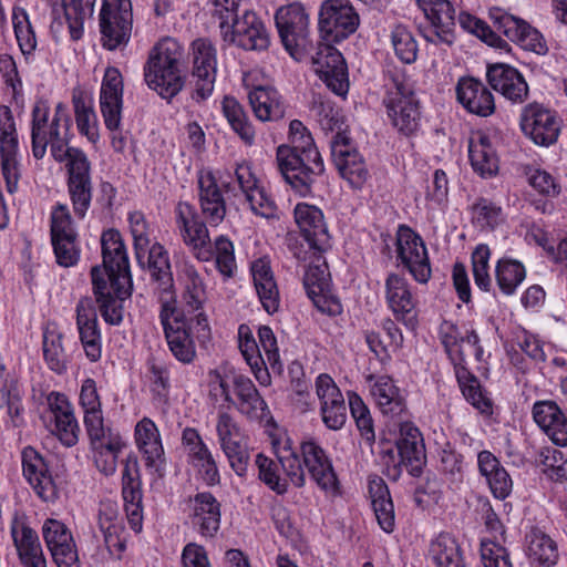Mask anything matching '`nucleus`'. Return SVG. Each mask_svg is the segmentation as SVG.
Returning <instances> with one entry per match:
<instances>
[{"mask_svg": "<svg viewBox=\"0 0 567 567\" xmlns=\"http://www.w3.org/2000/svg\"><path fill=\"white\" fill-rule=\"evenodd\" d=\"M100 244L102 264L90 270L92 292L103 320L110 326H120L124 318V301L134 290L130 258L124 238L116 228L104 229Z\"/></svg>", "mask_w": 567, "mask_h": 567, "instance_id": "1", "label": "nucleus"}, {"mask_svg": "<svg viewBox=\"0 0 567 567\" xmlns=\"http://www.w3.org/2000/svg\"><path fill=\"white\" fill-rule=\"evenodd\" d=\"M276 163L286 184L300 197L312 196L313 187L326 172L315 138L300 120L289 123L287 143L276 148Z\"/></svg>", "mask_w": 567, "mask_h": 567, "instance_id": "2", "label": "nucleus"}, {"mask_svg": "<svg viewBox=\"0 0 567 567\" xmlns=\"http://www.w3.org/2000/svg\"><path fill=\"white\" fill-rule=\"evenodd\" d=\"M488 18L493 28L476 16L462 11L458 14V23L464 31L475 35L488 47L498 50L499 53L513 54V49L508 41L498 33L505 35L524 51L537 55L548 53L549 48L543 33L526 20L515 17L499 7L491 8Z\"/></svg>", "mask_w": 567, "mask_h": 567, "instance_id": "3", "label": "nucleus"}, {"mask_svg": "<svg viewBox=\"0 0 567 567\" xmlns=\"http://www.w3.org/2000/svg\"><path fill=\"white\" fill-rule=\"evenodd\" d=\"M175 223L183 243L199 261L215 259V266L224 280L234 278L237 265L233 241L226 235L210 240L206 223L200 218L196 207L179 200L175 207Z\"/></svg>", "mask_w": 567, "mask_h": 567, "instance_id": "4", "label": "nucleus"}, {"mask_svg": "<svg viewBox=\"0 0 567 567\" xmlns=\"http://www.w3.org/2000/svg\"><path fill=\"white\" fill-rule=\"evenodd\" d=\"M127 220L136 261L142 269L148 271L151 281L156 285L161 307L165 306V302L176 303L177 296L167 249L158 241L150 246V226L142 212L128 213Z\"/></svg>", "mask_w": 567, "mask_h": 567, "instance_id": "5", "label": "nucleus"}, {"mask_svg": "<svg viewBox=\"0 0 567 567\" xmlns=\"http://www.w3.org/2000/svg\"><path fill=\"white\" fill-rule=\"evenodd\" d=\"M185 50L173 37L161 38L144 63V81L162 99L171 102L186 84Z\"/></svg>", "mask_w": 567, "mask_h": 567, "instance_id": "6", "label": "nucleus"}, {"mask_svg": "<svg viewBox=\"0 0 567 567\" xmlns=\"http://www.w3.org/2000/svg\"><path fill=\"white\" fill-rule=\"evenodd\" d=\"M385 79L382 105L391 126L400 136H416L422 126V104L413 86L408 83L405 71L393 68L386 71Z\"/></svg>", "mask_w": 567, "mask_h": 567, "instance_id": "7", "label": "nucleus"}, {"mask_svg": "<svg viewBox=\"0 0 567 567\" xmlns=\"http://www.w3.org/2000/svg\"><path fill=\"white\" fill-rule=\"evenodd\" d=\"M394 246L396 267L406 270L417 284H427L432 277V267L422 236L409 225L400 224Z\"/></svg>", "mask_w": 567, "mask_h": 567, "instance_id": "8", "label": "nucleus"}, {"mask_svg": "<svg viewBox=\"0 0 567 567\" xmlns=\"http://www.w3.org/2000/svg\"><path fill=\"white\" fill-rule=\"evenodd\" d=\"M275 23L285 50L300 61L311 44L309 16L305 6L297 1L280 7L275 13Z\"/></svg>", "mask_w": 567, "mask_h": 567, "instance_id": "9", "label": "nucleus"}, {"mask_svg": "<svg viewBox=\"0 0 567 567\" xmlns=\"http://www.w3.org/2000/svg\"><path fill=\"white\" fill-rule=\"evenodd\" d=\"M424 13L425 24H420V35L436 47H452L456 41V10L450 0H415Z\"/></svg>", "mask_w": 567, "mask_h": 567, "instance_id": "10", "label": "nucleus"}, {"mask_svg": "<svg viewBox=\"0 0 567 567\" xmlns=\"http://www.w3.org/2000/svg\"><path fill=\"white\" fill-rule=\"evenodd\" d=\"M159 320L164 336L173 357L183 364L192 363L196 358V346L190 332V321L184 309L176 303L161 307Z\"/></svg>", "mask_w": 567, "mask_h": 567, "instance_id": "11", "label": "nucleus"}, {"mask_svg": "<svg viewBox=\"0 0 567 567\" xmlns=\"http://www.w3.org/2000/svg\"><path fill=\"white\" fill-rule=\"evenodd\" d=\"M223 41L245 51H265L270 45V35L262 19L252 10L246 9L241 16L219 23Z\"/></svg>", "mask_w": 567, "mask_h": 567, "instance_id": "12", "label": "nucleus"}, {"mask_svg": "<svg viewBox=\"0 0 567 567\" xmlns=\"http://www.w3.org/2000/svg\"><path fill=\"white\" fill-rule=\"evenodd\" d=\"M360 25V17L350 0H324L319 9L318 30L324 42L341 43Z\"/></svg>", "mask_w": 567, "mask_h": 567, "instance_id": "13", "label": "nucleus"}, {"mask_svg": "<svg viewBox=\"0 0 567 567\" xmlns=\"http://www.w3.org/2000/svg\"><path fill=\"white\" fill-rule=\"evenodd\" d=\"M131 0H103L100 11L101 44L107 51L125 47L132 33Z\"/></svg>", "mask_w": 567, "mask_h": 567, "instance_id": "14", "label": "nucleus"}, {"mask_svg": "<svg viewBox=\"0 0 567 567\" xmlns=\"http://www.w3.org/2000/svg\"><path fill=\"white\" fill-rule=\"evenodd\" d=\"M563 120L558 112L537 101L527 103L519 114L523 134L536 145H554L560 135Z\"/></svg>", "mask_w": 567, "mask_h": 567, "instance_id": "15", "label": "nucleus"}, {"mask_svg": "<svg viewBox=\"0 0 567 567\" xmlns=\"http://www.w3.org/2000/svg\"><path fill=\"white\" fill-rule=\"evenodd\" d=\"M121 496L130 528L140 534L143 529L144 504L143 483L138 457L134 452L123 461Z\"/></svg>", "mask_w": 567, "mask_h": 567, "instance_id": "16", "label": "nucleus"}, {"mask_svg": "<svg viewBox=\"0 0 567 567\" xmlns=\"http://www.w3.org/2000/svg\"><path fill=\"white\" fill-rule=\"evenodd\" d=\"M300 454L301 464L306 466L317 486L332 497L342 496L341 482L324 449L315 440H308L301 442Z\"/></svg>", "mask_w": 567, "mask_h": 567, "instance_id": "17", "label": "nucleus"}, {"mask_svg": "<svg viewBox=\"0 0 567 567\" xmlns=\"http://www.w3.org/2000/svg\"><path fill=\"white\" fill-rule=\"evenodd\" d=\"M47 404L50 425L48 424L47 414L41 415L45 426L64 446L72 447L76 445L81 430L68 396L64 393L51 391L47 394Z\"/></svg>", "mask_w": 567, "mask_h": 567, "instance_id": "18", "label": "nucleus"}, {"mask_svg": "<svg viewBox=\"0 0 567 567\" xmlns=\"http://www.w3.org/2000/svg\"><path fill=\"white\" fill-rule=\"evenodd\" d=\"M331 157L340 176L351 188L361 189L370 177L365 161L353 146L351 137L346 133L334 134L331 142Z\"/></svg>", "mask_w": 567, "mask_h": 567, "instance_id": "19", "label": "nucleus"}, {"mask_svg": "<svg viewBox=\"0 0 567 567\" xmlns=\"http://www.w3.org/2000/svg\"><path fill=\"white\" fill-rule=\"evenodd\" d=\"M22 475L35 495L45 503H54L60 497L49 462L33 446L28 445L21 452Z\"/></svg>", "mask_w": 567, "mask_h": 567, "instance_id": "20", "label": "nucleus"}, {"mask_svg": "<svg viewBox=\"0 0 567 567\" xmlns=\"http://www.w3.org/2000/svg\"><path fill=\"white\" fill-rule=\"evenodd\" d=\"M398 460L414 478H420L426 467V447L423 434L411 421L401 422L395 439Z\"/></svg>", "mask_w": 567, "mask_h": 567, "instance_id": "21", "label": "nucleus"}, {"mask_svg": "<svg viewBox=\"0 0 567 567\" xmlns=\"http://www.w3.org/2000/svg\"><path fill=\"white\" fill-rule=\"evenodd\" d=\"M295 221L301 237L308 243L317 260L331 248L330 235L322 210L308 203H298L293 209Z\"/></svg>", "mask_w": 567, "mask_h": 567, "instance_id": "22", "label": "nucleus"}, {"mask_svg": "<svg viewBox=\"0 0 567 567\" xmlns=\"http://www.w3.org/2000/svg\"><path fill=\"white\" fill-rule=\"evenodd\" d=\"M193 70L197 79L192 99L196 102L207 100L214 91L216 79V49L207 38H198L192 42Z\"/></svg>", "mask_w": 567, "mask_h": 567, "instance_id": "23", "label": "nucleus"}, {"mask_svg": "<svg viewBox=\"0 0 567 567\" xmlns=\"http://www.w3.org/2000/svg\"><path fill=\"white\" fill-rule=\"evenodd\" d=\"M385 300L395 320L408 329L414 330L419 323L416 301L406 278L396 272H389L385 282Z\"/></svg>", "mask_w": 567, "mask_h": 567, "instance_id": "24", "label": "nucleus"}, {"mask_svg": "<svg viewBox=\"0 0 567 567\" xmlns=\"http://www.w3.org/2000/svg\"><path fill=\"white\" fill-rule=\"evenodd\" d=\"M66 188L74 216L82 220L91 207L93 198L92 165L89 159H79L65 165Z\"/></svg>", "mask_w": 567, "mask_h": 567, "instance_id": "25", "label": "nucleus"}, {"mask_svg": "<svg viewBox=\"0 0 567 567\" xmlns=\"http://www.w3.org/2000/svg\"><path fill=\"white\" fill-rule=\"evenodd\" d=\"M90 297H83L75 307L79 339L85 355L91 362H97L102 357V334L97 319L99 306Z\"/></svg>", "mask_w": 567, "mask_h": 567, "instance_id": "26", "label": "nucleus"}, {"mask_svg": "<svg viewBox=\"0 0 567 567\" xmlns=\"http://www.w3.org/2000/svg\"><path fill=\"white\" fill-rule=\"evenodd\" d=\"M486 80L491 87L512 103L522 104L529 97V85L523 73L507 63H488Z\"/></svg>", "mask_w": 567, "mask_h": 567, "instance_id": "27", "label": "nucleus"}, {"mask_svg": "<svg viewBox=\"0 0 567 567\" xmlns=\"http://www.w3.org/2000/svg\"><path fill=\"white\" fill-rule=\"evenodd\" d=\"M182 444L187 450L189 462L197 470L206 485L220 484L217 462L198 430L190 426L185 427L182 432Z\"/></svg>", "mask_w": 567, "mask_h": 567, "instance_id": "28", "label": "nucleus"}, {"mask_svg": "<svg viewBox=\"0 0 567 567\" xmlns=\"http://www.w3.org/2000/svg\"><path fill=\"white\" fill-rule=\"evenodd\" d=\"M455 93L457 102L470 114L488 117L495 113L494 95L480 79L471 75L461 76Z\"/></svg>", "mask_w": 567, "mask_h": 567, "instance_id": "29", "label": "nucleus"}, {"mask_svg": "<svg viewBox=\"0 0 567 567\" xmlns=\"http://www.w3.org/2000/svg\"><path fill=\"white\" fill-rule=\"evenodd\" d=\"M134 437L145 460V466L155 471L158 477L165 475V454L159 431L153 420L143 417L135 425Z\"/></svg>", "mask_w": 567, "mask_h": 567, "instance_id": "30", "label": "nucleus"}, {"mask_svg": "<svg viewBox=\"0 0 567 567\" xmlns=\"http://www.w3.org/2000/svg\"><path fill=\"white\" fill-rule=\"evenodd\" d=\"M198 200L203 216L212 226L219 225L227 213L226 200L212 171H199L197 177Z\"/></svg>", "mask_w": 567, "mask_h": 567, "instance_id": "31", "label": "nucleus"}, {"mask_svg": "<svg viewBox=\"0 0 567 567\" xmlns=\"http://www.w3.org/2000/svg\"><path fill=\"white\" fill-rule=\"evenodd\" d=\"M532 415L537 426L557 446H567V415L556 401H536Z\"/></svg>", "mask_w": 567, "mask_h": 567, "instance_id": "32", "label": "nucleus"}, {"mask_svg": "<svg viewBox=\"0 0 567 567\" xmlns=\"http://www.w3.org/2000/svg\"><path fill=\"white\" fill-rule=\"evenodd\" d=\"M83 423L91 449L100 454L101 460L107 452H122L126 442L118 432L104 426L103 411H85Z\"/></svg>", "mask_w": 567, "mask_h": 567, "instance_id": "33", "label": "nucleus"}, {"mask_svg": "<svg viewBox=\"0 0 567 567\" xmlns=\"http://www.w3.org/2000/svg\"><path fill=\"white\" fill-rule=\"evenodd\" d=\"M193 501L189 517L194 529L204 538H214L220 528L221 504L210 492H199Z\"/></svg>", "mask_w": 567, "mask_h": 567, "instance_id": "34", "label": "nucleus"}, {"mask_svg": "<svg viewBox=\"0 0 567 567\" xmlns=\"http://www.w3.org/2000/svg\"><path fill=\"white\" fill-rule=\"evenodd\" d=\"M3 409L7 411L11 427L22 429L25 426L22 386L0 361V411Z\"/></svg>", "mask_w": 567, "mask_h": 567, "instance_id": "35", "label": "nucleus"}, {"mask_svg": "<svg viewBox=\"0 0 567 567\" xmlns=\"http://www.w3.org/2000/svg\"><path fill=\"white\" fill-rule=\"evenodd\" d=\"M471 167L481 178H493L499 171V157L488 134L477 131L468 141Z\"/></svg>", "mask_w": 567, "mask_h": 567, "instance_id": "36", "label": "nucleus"}, {"mask_svg": "<svg viewBox=\"0 0 567 567\" xmlns=\"http://www.w3.org/2000/svg\"><path fill=\"white\" fill-rule=\"evenodd\" d=\"M525 555L532 567H554L559 560L558 544L542 527L525 533Z\"/></svg>", "mask_w": 567, "mask_h": 567, "instance_id": "37", "label": "nucleus"}, {"mask_svg": "<svg viewBox=\"0 0 567 567\" xmlns=\"http://www.w3.org/2000/svg\"><path fill=\"white\" fill-rule=\"evenodd\" d=\"M477 468L486 480L492 495L498 501H505L513 491V480L499 458L488 450L477 454Z\"/></svg>", "mask_w": 567, "mask_h": 567, "instance_id": "38", "label": "nucleus"}, {"mask_svg": "<svg viewBox=\"0 0 567 567\" xmlns=\"http://www.w3.org/2000/svg\"><path fill=\"white\" fill-rule=\"evenodd\" d=\"M368 494L380 528L386 534L393 533L394 503L388 484L380 475L372 473L368 476Z\"/></svg>", "mask_w": 567, "mask_h": 567, "instance_id": "39", "label": "nucleus"}, {"mask_svg": "<svg viewBox=\"0 0 567 567\" xmlns=\"http://www.w3.org/2000/svg\"><path fill=\"white\" fill-rule=\"evenodd\" d=\"M248 100L255 116L261 122H277L286 115L285 100L274 86H254L248 92Z\"/></svg>", "mask_w": 567, "mask_h": 567, "instance_id": "40", "label": "nucleus"}, {"mask_svg": "<svg viewBox=\"0 0 567 567\" xmlns=\"http://www.w3.org/2000/svg\"><path fill=\"white\" fill-rule=\"evenodd\" d=\"M254 286L264 310L272 316L279 311L280 293L270 262L259 258L250 267Z\"/></svg>", "mask_w": 567, "mask_h": 567, "instance_id": "41", "label": "nucleus"}, {"mask_svg": "<svg viewBox=\"0 0 567 567\" xmlns=\"http://www.w3.org/2000/svg\"><path fill=\"white\" fill-rule=\"evenodd\" d=\"M382 414L400 416L406 412V399L390 375H381L371 388Z\"/></svg>", "mask_w": 567, "mask_h": 567, "instance_id": "42", "label": "nucleus"}, {"mask_svg": "<svg viewBox=\"0 0 567 567\" xmlns=\"http://www.w3.org/2000/svg\"><path fill=\"white\" fill-rule=\"evenodd\" d=\"M429 554L436 567H466L461 544L451 533L441 532L431 540Z\"/></svg>", "mask_w": 567, "mask_h": 567, "instance_id": "43", "label": "nucleus"}, {"mask_svg": "<svg viewBox=\"0 0 567 567\" xmlns=\"http://www.w3.org/2000/svg\"><path fill=\"white\" fill-rule=\"evenodd\" d=\"M221 112L233 132L248 146L252 145L256 131L244 105L233 95H225Z\"/></svg>", "mask_w": 567, "mask_h": 567, "instance_id": "44", "label": "nucleus"}, {"mask_svg": "<svg viewBox=\"0 0 567 567\" xmlns=\"http://www.w3.org/2000/svg\"><path fill=\"white\" fill-rule=\"evenodd\" d=\"M233 385L236 396L238 398V411L248 417L257 416V410H261L262 414L269 409L267 402L261 396L250 378L244 374H236L233 378Z\"/></svg>", "mask_w": 567, "mask_h": 567, "instance_id": "45", "label": "nucleus"}, {"mask_svg": "<svg viewBox=\"0 0 567 567\" xmlns=\"http://www.w3.org/2000/svg\"><path fill=\"white\" fill-rule=\"evenodd\" d=\"M64 334L55 326H47L43 330L42 350L48 368L63 374L68 370L69 357L63 347Z\"/></svg>", "mask_w": 567, "mask_h": 567, "instance_id": "46", "label": "nucleus"}, {"mask_svg": "<svg viewBox=\"0 0 567 567\" xmlns=\"http://www.w3.org/2000/svg\"><path fill=\"white\" fill-rule=\"evenodd\" d=\"M13 545L20 561L38 558L43 556V549L39 535L30 525L25 523L19 524L18 518L11 523L10 527Z\"/></svg>", "mask_w": 567, "mask_h": 567, "instance_id": "47", "label": "nucleus"}, {"mask_svg": "<svg viewBox=\"0 0 567 567\" xmlns=\"http://www.w3.org/2000/svg\"><path fill=\"white\" fill-rule=\"evenodd\" d=\"M472 225L481 231H493L503 221V208L491 198L480 196L468 208Z\"/></svg>", "mask_w": 567, "mask_h": 567, "instance_id": "48", "label": "nucleus"}, {"mask_svg": "<svg viewBox=\"0 0 567 567\" xmlns=\"http://www.w3.org/2000/svg\"><path fill=\"white\" fill-rule=\"evenodd\" d=\"M526 278V268L517 259L503 257L495 266V280L499 291L513 296Z\"/></svg>", "mask_w": 567, "mask_h": 567, "instance_id": "49", "label": "nucleus"}, {"mask_svg": "<svg viewBox=\"0 0 567 567\" xmlns=\"http://www.w3.org/2000/svg\"><path fill=\"white\" fill-rule=\"evenodd\" d=\"M255 465L258 470V480L270 491L280 496L288 493L290 480L288 476L282 477L280 475L278 461L260 452L256 455Z\"/></svg>", "mask_w": 567, "mask_h": 567, "instance_id": "50", "label": "nucleus"}, {"mask_svg": "<svg viewBox=\"0 0 567 567\" xmlns=\"http://www.w3.org/2000/svg\"><path fill=\"white\" fill-rule=\"evenodd\" d=\"M96 0H62V8L68 23L70 38L79 41L84 33L86 14H92Z\"/></svg>", "mask_w": 567, "mask_h": 567, "instance_id": "51", "label": "nucleus"}, {"mask_svg": "<svg viewBox=\"0 0 567 567\" xmlns=\"http://www.w3.org/2000/svg\"><path fill=\"white\" fill-rule=\"evenodd\" d=\"M185 276V289L183 300L188 312H195L203 309L206 300V288L203 278L194 265L185 264L183 268Z\"/></svg>", "mask_w": 567, "mask_h": 567, "instance_id": "52", "label": "nucleus"}, {"mask_svg": "<svg viewBox=\"0 0 567 567\" xmlns=\"http://www.w3.org/2000/svg\"><path fill=\"white\" fill-rule=\"evenodd\" d=\"M391 42L396 58L404 64H412L417 59L419 47L411 29L403 23H395L391 30Z\"/></svg>", "mask_w": 567, "mask_h": 567, "instance_id": "53", "label": "nucleus"}, {"mask_svg": "<svg viewBox=\"0 0 567 567\" xmlns=\"http://www.w3.org/2000/svg\"><path fill=\"white\" fill-rule=\"evenodd\" d=\"M12 25L21 53L24 56L32 54L37 49L38 42L35 31L24 8L19 6L13 7Z\"/></svg>", "mask_w": 567, "mask_h": 567, "instance_id": "54", "label": "nucleus"}, {"mask_svg": "<svg viewBox=\"0 0 567 567\" xmlns=\"http://www.w3.org/2000/svg\"><path fill=\"white\" fill-rule=\"evenodd\" d=\"M280 467L289 477L292 485L301 488L306 484V474L298 451L292 446V440L287 433L282 435V451H280Z\"/></svg>", "mask_w": 567, "mask_h": 567, "instance_id": "55", "label": "nucleus"}, {"mask_svg": "<svg viewBox=\"0 0 567 567\" xmlns=\"http://www.w3.org/2000/svg\"><path fill=\"white\" fill-rule=\"evenodd\" d=\"M303 287L309 297V292H328L333 287L331 274L326 258L321 255V259L318 261L313 255V260L307 267L303 276Z\"/></svg>", "mask_w": 567, "mask_h": 567, "instance_id": "56", "label": "nucleus"}, {"mask_svg": "<svg viewBox=\"0 0 567 567\" xmlns=\"http://www.w3.org/2000/svg\"><path fill=\"white\" fill-rule=\"evenodd\" d=\"M539 462L544 474L555 483H567V457L555 447L546 446L539 451Z\"/></svg>", "mask_w": 567, "mask_h": 567, "instance_id": "57", "label": "nucleus"}, {"mask_svg": "<svg viewBox=\"0 0 567 567\" xmlns=\"http://www.w3.org/2000/svg\"><path fill=\"white\" fill-rule=\"evenodd\" d=\"M476 513L481 516L485 529L492 535L491 538L498 537L502 543L507 540V528L501 517L494 509L489 498L486 495L476 496Z\"/></svg>", "mask_w": 567, "mask_h": 567, "instance_id": "58", "label": "nucleus"}, {"mask_svg": "<svg viewBox=\"0 0 567 567\" xmlns=\"http://www.w3.org/2000/svg\"><path fill=\"white\" fill-rule=\"evenodd\" d=\"M498 537L482 538L480 556L484 567H513L509 551Z\"/></svg>", "mask_w": 567, "mask_h": 567, "instance_id": "59", "label": "nucleus"}, {"mask_svg": "<svg viewBox=\"0 0 567 567\" xmlns=\"http://www.w3.org/2000/svg\"><path fill=\"white\" fill-rule=\"evenodd\" d=\"M319 79L338 96H346L349 92L348 64L328 68H315Z\"/></svg>", "mask_w": 567, "mask_h": 567, "instance_id": "60", "label": "nucleus"}, {"mask_svg": "<svg viewBox=\"0 0 567 567\" xmlns=\"http://www.w3.org/2000/svg\"><path fill=\"white\" fill-rule=\"evenodd\" d=\"M151 373V392L153 399L162 404H167L171 392V373L165 364H157L154 360L147 362Z\"/></svg>", "mask_w": 567, "mask_h": 567, "instance_id": "61", "label": "nucleus"}, {"mask_svg": "<svg viewBox=\"0 0 567 567\" xmlns=\"http://www.w3.org/2000/svg\"><path fill=\"white\" fill-rule=\"evenodd\" d=\"M440 472L452 482L463 480L464 455L450 442L440 452Z\"/></svg>", "mask_w": 567, "mask_h": 567, "instance_id": "62", "label": "nucleus"}, {"mask_svg": "<svg viewBox=\"0 0 567 567\" xmlns=\"http://www.w3.org/2000/svg\"><path fill=\"white\" fill-rule=\"evenodd\" d=\"M288 375L292 392L298 396L297 402L302 405V411H309L312 406L309 382L306 379L303 365L300 361L293 360L288 365Z\"/></svg>", "mask_w": 567, "mask_h": 567, "instance_id": "63", "label": "nucleus"}, {"mask_svg": "<svg viewBox=\"0 0 567 567\" xmlns=\"http://www.w3.org/2000/svg\"><path fill=\"white\" fill-rule=\"evenodd\" d=\"M78 235L51 239L56 264L63 268L75 266L81 250L76 244Z\"/></svg>", "mask_w": 567, "mask_h": 567, "instance_id": "64", "label": "nucleus"}]
</instances>
